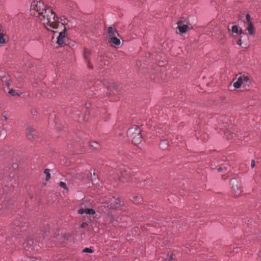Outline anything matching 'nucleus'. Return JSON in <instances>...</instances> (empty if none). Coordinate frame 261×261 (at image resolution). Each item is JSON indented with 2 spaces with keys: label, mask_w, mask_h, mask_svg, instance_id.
Returning a JSON list of instances; mask_svg holds the SVG:
<instances>
[{
  "label": "nucleus",
  "mask_w": 261,
  "mask_h": 261,
  "mask_svg": "<svg viewBox=\"0 0 261 261\" xmlns=\"http://www.w3.org/2000/svg\"><path fill=\"white\" fill-rule=\"evenodd\" d=\"M44 173L46 175V180H48L50 178V170L48 169H45L44 171Z\"/></svg>",
  "instance_id": "412c9836"
},
{
  "label": "nucleus",
  "mask_w": 261,
  "mask_h": 261,
  "mask_svg": "<svg viewBox=\"0 0 261 261\" xmlns=\"http://www.w3.org/2000/svg\"><path fill=\"white\" fill-rule=\"evenodd\" d=\"M25 226V222L22 220H16L10 226V231L11 233L16 236L19 234V232H21Z\"/></svg>",
  "instance_id": "39448f33"
},
{
  "label": "nucleus",
  "mask_w": 261,
  "mask_h": 261,
  "mask_svg": "<svg viewBox=\"0 0 261 261\" xmlns=\"http://www.w3.org/2000/svg\"><path fill=\"white\" fill-rule=\"evenodd\" d=\"M83 252H86V253H91L93 252V250H92L90 248H85L83 250Z\"/></svg>",
  "instance_id": "b1692460"
},
{
  "label": "nucleus",
  "mask_w": 261,
  "mask_h": 261,
  "mask_svg": "<svg viewBox=\"0 0 261 261\" xmlns=\"http://www.w3.org/2000/svg\"><path fill=\"white\" fill-rule=\"evenodd\" d=\"M255 162H254V161L252 160V161H251V167H252V168H254V166H255Z\"/></svg>",
  "instance_id": "c756f323"
},
{
  "label": "nucleus",
  "mask_w": 261,
  "mask_h": 261,
  "mask_svg": "<svg viewBox=\"0 0 261 261\" xmlns=\"http://www.w3.org/2000/svg\"><path fill=\"white\" fill-rule=\"evenodd\" d=\"M101 200V202L105 204L101 207H104V208L108 207L114 209L118 208L121 205V200L119 197H116L115 196H110L102 199Z\"/></svg>",
  "instance_id": "7ed1b4c3"
},
{
  "label": "nucleus",
  "mask_w": 261,
  "mask_h": 261,
  "mask_svg": "<svg viewBox=\"0 0 261 261\" xmlns=\"http://www.w3.org/2000/svg\"><path fill=\"white\" fill-rule=\"evenodd\" d=\"M119 180L123 182H129L132 180L130 177V171L128 170L125 169L124 172H122L121 173Z\"/></svg>",
  "instance_id": "9d476101"
},
{
  "label": "nucleus",
  "mask_w": 261,
  "mask_h": 261,
  "mask_svg": "<svg viewBox=\"0 0 261 261\" xmlns=\"http://www.w3.org/2000/svg\"><path fill=\"white\" fill-rule=\"evenodd\" d=\"M8 93L12 96H19V93L15 90L11 89L9 91Z\"/></svg>",
  "instance_id": "5701e85b"
},
{
  "label": "nucleus",
  "mask_w": 261,
  "mask_h": 261,
  "mask_svg": "<svg viewBox=\"0 0 261 261\" xmlns=\"http://www.w3.org/2000/svg\"><path fill=\"white\" fill-rule=\"evenodd\" d=\"M127 137L132 140L133 144L137 145L142 141V135L141 130L137 125H134L130 127L127 132Z\"/></svg>",
  "instance_id": "f03ea898"
},
{
  "label": "nucleus",
  "mask_w": 261,
  "mask_h": 261,
  "mask_svg": "<svg viewBox=\"0 0 261 261\" xmlns=\"http://www.w3.org/2000/svg\"><path fill=\"white\" fill-rule=\"evenodd\" d=\"M90 146L91 147L93 148L96 149H98L99 148L100 145L98 142L96 141H92L90 144Z\"/></svg>",
  "instance_id": "6ab92c4d"
},
{
  "label": "nucleus",
  "mask_w": 261,
  "mask_h": 261,
  "mask_svg": "<svg viewBox=\"0 0 261 261\" xmlns=\"http://www.w3.org/2000/svg\"><path fill=\"white\" fill-rule=\"evenodd\" d=\"M57 33V31L56 32H54V35H55L56 33Z\"/></svg>",
  "instance_id": "473e14b6"
},
{
  "label": "nucleus",
  "mask_w": 261,
  "mask_h": 261,
  "mask_svg": "<svg viewBox=\"0 0 261 261\" xmlns=\"http://www.w3.org/2000/svg\"><path fill=\"white\" fill-rule=\"evenodd\" d=\"M231 31L233 33L239 34V35L245 34L241 29H239V27L234 25L231 28Z\"/></svg>",
  "instance_id": "f3484780"
},
{
  "label": "nucleus",
  "mask_w": 261,
  "mask_h": 261,
  "mask_svg": "<svg viewBox=\"0 0 261 261\" xmlns=\"http://www.w3.org/2000/svg\"><path fill=\"white\" fill-rule=\"evenodd\" d=\"M247 24V27L246 28V30L248 31V33L249 35H252L254 34L255 29L253 25V23L251 21H249V23Z\"/></svg>",
  "instance_id": "2eb2a0df"
},
{
  "label": "nucleus",
  "mask_w": 261,
  "mask_h": 261,
  "mask_svg": "<svg viewBox=\"0 0 261 261\" xmlns=\"http://www.w3.org/2000/svg\"><path fill=\"white\" fill-rule=\"evenodd\" d=\"M2 119H3V120H6L7 119V117L6 115H3L2 116Z\"/></svg>",
  "instance_id": "7c9ffc66"
},
{
  "label": "nucleus",
  "mask_w": 261,
  "mask_h": 261,
  "mask_svg": "<svg viewBox=\"0 0 261 261\" xmlns=\"http://www.w3.org/2000/svg\"><path fill=\"white\" fill-rule=\"evenodd\" d=\"M87 225H88V224H87V223H86V222H83V223L81 224V228H84V227H86V226H87Z\"/></svg>",
  "instance_id": "c85d7f7f"
},
{
  "label": "nucleus",
  "mask_w": 261,
  "mask_h": 261,
  "mask_svg": "<svg viewBox=\"0 0 261 261\" xmlns=\"http://www.w3.org/2000/svg\"><path fill=\"white\" fill-rule=\"evenodd\" d=\"M251 84L249 76L246 74H241L237 81L233 83V86L236 88H239L242 86L244 88H249Z\"/></svg>",
  "instance_id": "20e7f679"
},
{
  "label": "nucleus",
  "mask_w": 261,
  "mask_h": 261,
  "mask_svg": "<svg viewBox=\"0 0 261 261\" xmlns=\"http://www.w3.org/2000/svg\"><path fill=\"white\" fill-rule=\"evenodd\" d=\"M31 13L37 17L40 22L48 30L56 29L59 25L62 26L53 9L45 6L42 1L35 0L32 2Z\"/></svg>",
  "instance_id": "f257e3e1"
},
{
  "label": "nucleus",
  "mask_w": 261,
  "mask_h": 261,
  "mask_svg": "<svg viewBox=\"0 0 261 261\" xmlns=\"http://www.w3.org/2000/svg\"><path fill=\"white\" fill-rule=\"evenodd\" d=\"M185 21H186V20H183L182 18H181L177 23V29L179 30L180 33H186L189 29L188 25L187 24H185Z\"/></svg>",
  "instance_id": "1a4fd4ad"
},
{
  "label": "nucleus",
  "mask_w": 261,
  "mask_h": 261,
  "mask_svg": "<svg viewBox=\"0 0 261 261\" xmlns=\"http://www.w3.org/2000/svg\"><path fill=\"white\" fill-rule=\"evenodd\" d=\"M246 23H249V21H251L250 20V16L249 14H246Z\"/></svg>",
  "instance_id": "a878e982"
},
{
  "label": "nucleus",
  "mask_w": 261,
  "mask_h": 261,
  "mask_svg": "<svg viewBox=\"0 0 261 261\" xmlns=\"http://www.w3.org/2000/svg\"><path fill=\"white\" fill-rule=\"evenodd\" d=\"M36 134L35 130L32 127H28L27 130V136L29 139H32Z\"/></svg>",
  "instance_id": "4468645a"
},
{
  "label": "nucleus",
  "mask_w": 261,
  "mask_h": 261,
  "mask_svg": "<svg viewBox=\"0 0 261 261\" xmlns=\"http://www.w3.org/2000/svg\"><path fill=\"white\" fill-rule=\"evenodd\" d=\"M162 260V261H164L163 258H159V260Z\"/></svg>",
  "instance_id": "2f4dec72"
},
{
  "label": "nucleus",
  "mask_w": 261,
  "mask_h": 261,
  "mask_svg": "<svg viewBox=\"0 0 261 261\" xmlns=\"http://www.w3.org/2000/svg\"><path fill=\"white\" fill-rule=\"evenodd\" d=\"M230 185L233 196L234 197L240 196L242 192L241 183L236 179L232 178L230 180Z\"/></svg>",
  "instance_id": "423d86ee"
},
{
  "label": "nucleus",
  "mask_w": 261,
  "mask_h": 261,
  "mask_svg": "<svg viewBox=\"0 0 261 261\" xmlns=\"http://www.w3.org/2000/svg\"><path fill=\"white\" fill-rule=\"evenodd\" d=\"M237 44L239 45H241L242 44V40H241V37H240L239 39L237 41Z\"/></svg>",
  "instance_id": "cd10ccee"
},
{
  "label": "nucleus",
  "mask_w": 261,
  "mask_h": 261,
  "mask_svg": "<svg viewBox=\"0 0 261 261\" xmlns=\"http://www.w3.org/2000/svg\"><path fill=\"white\" fill-rule=\"evenodd\" d=\"M110 42L115 46L119 45L121 43L120 40L117 38V36L110 38Z\"/></svg>",
  "instance_id": "dca6fc26"
},
{
  "label": "nucleus",
  "mask_w": 261,
  "mask_h": 261,
  "mask_svg": "<svg viewBox=\"0 0 261 261\" xmlns=\"http://www.w3.org/2000/svg\"><path fill=\"white\" fill-rule=\"evenodd\" d=\"M168 142L166 140H163L160 143V147L163 149L165 150L168 148Z\"/></svg>",
  "instance_id": "a211bd4d"
},
{
  "label": "nucleus",
  "mask_w": 261,
  "mask_h": 261,
  "mask_svg": "<svg viewBox=\"0 0 261 261\" xmlns=\"http://www.w3.org/2000/svg\"><path fill=\"white\" fill-rule=\"evenodd\" d=\"M176 259V255L174 253L171 254L168 257L169 261H174Z\"/></svg>",
  "instance_id": "4be33fe9"
},
{
  "label": "nucleus",
  "mask_w": 261,
  "mask_h": 261,
  "mask_svg": "<svg viewBox=\"0 0 261 261\" xmlns=\"http://www.w3.org/2000/svg\"><path fill=\"white\" fill-rule=\"evenodd\" d=\"M91 54V51L90 49L86 48L84 49V58L85 61L87 62V66L89 68H92L89 64V57Z\"/></svg>",
  "instance_id": "f8f14e48"
},
{
  "label": "nucleus",
  "mask_w": 261,
  "mask_h": 261,
  "mask_svg": "<svg viewBox=\"0 0 261 261\" xmlns=\"http://www.w3.org/2000/svg\"><path fill=\"white\" fill-rule=\"evenodd\" d=\"M59 186L63 188V189H65V190H67V187L66 186V184L64 182H63V181H61L59 184Z\"/></svg>",
  "instance_id": "393cba45"
},
{
  "label": "nucleus",
  "mask_w": 261,
  "mask_h": 261,
  "mask_svg": "<svg viewBox=\"0 0 261 261\" xmlns=\"http://www.w3.org/2000/svg\"><path fill=\"white\" fill-rule=\"evenodd\" d=\"M79 214L82 215L83 214H86L88 215H94L95 213V211L92 208H86L84 209L83 208H81L78 211Z\"/></svg>",
  "instance_id": "ddd939ff"
},
{
  "label": "nucleus",
  "mask_w": 261,
  "mask_h": 261,
  "mask_svg": "<svg viewBox=\"0 0 261 261\" xmlns=\"http://www.w3.org/2000/svg\"><path fill=\"white\" fill-rule=\"evenodd\" d=\"M61 23V22H60ZM62 26L59 25L58 27H63L64 30L59 32L57 36V43L59 45H63L65 43L66 40L67 39L66 37V32H65V28L63 26V24L62 23ZM58 28H57L58 29ZM57 29V28L56 29Z\"/></svg>",
  "instance_id": "0eeeda50"
},
{
  "label": "nucleus",
  "mask_w": 261,
  "mask_h": 261,
  "mask_svg": "<svg viewBox=\"0 0 261 261\" xmlns=\"http://www.w3.org/2000/svg\"><path fill=\"white\" fill-rule=\"evenodd\" d=\"M0 80L3 86L9 87L11 81V77L9 75L2 71L0 72Z\"/></svg>",
  "instance_id": "6e6552de"
},
{
  "label": "nucleus",
  "mask_w": 261,
  "mask_h": 261,
  "mask_svg": "<svg viewBox=\"0 0 261 261\" xmlns=\"http://www.w3.org/2000/svg\"><path fill=\"white\" fill-rule=\"evenodd\" d=\"M6 136V131L3 126L0 127V139L4 138Z\"/></svg>",
  "instance_id": "aec40b11"
},
{
  "label": "nucleus",
  "mask_w": 261,
  "mask_h": 261,
  "mask_svg": "<svg viewBox=\"0 0 261 261\" xmlns=\"http://www.w3.org/2000/svg\"><path fill=\"white\" fill-rule=\"evenodd\" d=\"M108 34L110 38L115 36H119V35L117 31L112 27H110L108 28Z\"/></svg>",
  "instance_id": "9b49d317"
},
{
  "label": "nucleus",
  "mask_w": 261,
  "mask_h": 261,
  "mask_svg": "<svg viewBox=\"0 0 261 261\" xmlns=\"http://www.w3.org/2000/svg\"><path fill=\"white\" fill-rule=\"evenodd\" d=\"M223 169L227 170V168L226 167H220L219 168H218V171L219 172H221L223 170Z\"/></svg>",
  "instance_id": "bb28decb"
}]
</instances>
